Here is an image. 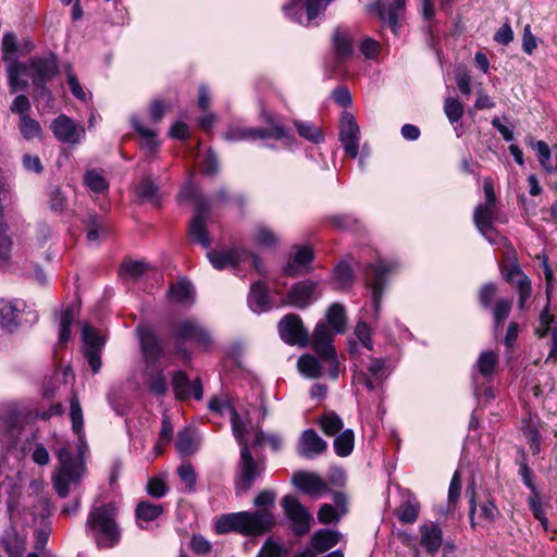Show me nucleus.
Returning a JSON list of instances; mask_svg holds the SVG:
<instances>
[{
  "label": "nucleus",
  "mask_w": 557,
  "mask_h": 557,
  "mask_svg": "<svg viewBox=\"0 0 557 557\" xmlns=\"http://www.w3.org/2000/svg\"><path fill=\"white\" fill-rule=\"evenodd\" d=\"M339 542V533L329 529H321L317 531L310 542V546L317 554H322Z\"/></svg>",
  "instance_id": "36"
},
{
  "label": "nucleus",
  "mask_w": 557,
  "mask_h": 557,
  "mask_svg": "<svg viewBox=\"0 0 557 557\" xmlns=\"http://www.w3.org/2000/svg\"><path fill=\"white\" fill-rule=\"evenodd\" d=\"M242 511L221 515L214 522V530L218 534L236 532L242 534Z\"/></svg>",
  "instance_id": "37"
},
{
  "label": "nucleus",
  "mask_w": 557,
  "mask_h": 557,
  "mask_svg": "<svg viewBox=\"0 0 557 557\" xmlns=\"http://www.w3.org/2000/svg\"><path fill=\"white\" fill-rule=\"evenodd\" d=\"M174 337L181 342H196L205 348H208L212 344V337L209 331L194 320L180 322L175 327Z\"/></svg>",
  "instance_id": "17"
},
{
  "label": "nucleus",
  "mask_w": 557,
  "mask_h": 557,
  "mask_svg": "<svg viewBox=\"0 0 557 557\" xmlns=\"http://www.w3.org/2000/svg\"><path fill=\"white\" fill-rule=\"evenodd\" d=\"M497 293V286L494 283H486L481 286L479 290V302L482 308H492L493 299Z\"/></svg>",
  "instance_id": "62"
},
{
  "label": "nucleus",
  "mask_w": 557,
  "mask_h": 557,
  "mask_svg": "<svg viewBox=\"0 0 557 557\" xmlns=\"http://www.w3.org/2000/svg\"><path fill=\"white\" fill-rule=\"evenodd\" d=\"M25 308L24 301L20 299H0V324L2 327L13 331L20 324V317Z\"/></svg>",
  "instance_id": "26"
},
{
  "label": "nucleus",
  "mask_w": 557,
  "mask_h": 557,
  "mask_svg": "<svg viewBox=\"0 0 557 557\" xmlns=\"http://www.w3.org/2000/svg\"><path fill=\"white\" fill-rule=\"evenodd\" d=\"M182 199L193 200L195 203V214L188 224V236L195 244L209 248L211 239L207 232V221L210 216V206L206 198L199 195L198 190L187 185L180 194Z\"/></svg>",
  "instance_id": "5"
},
{
  "label": "nucleus",
  "mask_w": 557,
  "mask_h": 557,
  "mask_svg": "<svg viewBox=\"0 0 557 557\" xmlns=\"http://www.w3.org/2000/svg\"><path fill=\"white\" fill-rule=\"evenodd\" d=\"M137 195L144 201L159 206V193L157 185L150 180H143L137 187Z\"/></svg>",
  "instance_id": "49"
},
{
  "label": "nucleus",
  "mask_w": 557,
  "mask_h": 557,
  "mask_svg": "<svg viewBox=\"0 0 557 557\" xmlns=\"http://www.w3.org/2000/svg\"><path fill=\"white\" fill-rule=\"evenodd\" d=\"M249 432L247 423L237 417L233 416V434L240 446V458L237 465V481L236 488L239 492H247L251 488L255 481L263 472V463L253 459L246 435Z\"/></svg>",
  "instance_id": "3"
},
{
  "label": "nucleus",
  "mask_w": 557,
  "mask_h": 557,
  "mask_svg": "<svg viewBox=\"0 0 557 557\" xmlns=\"http://www.w3.org/2000/svg\"><path fill=\"white\" fill-rule=\"evenodd\" d=\"M401 504L396 509V516L403 523H413L417 521L420 512V504L416 496L408 490L403 491Z\"/></svg>",
  "instance_id": "32"
},
{
  "label": "nucleus",
  "mask_w": 557,
  "mask_h": 557,
  "mask_svg": "<svg viewBox=\"0 0 557 557\" xmlns=\"http://www.w3.org/2000/svg\"><path fill=\"white\" fill-rule=\"evenodd\" d=\"M26 535L11 524L0 536V545L9 557H23L26 550Z\"/></svg>",
  "instance_id": "21"
},
{
  "label": "nucleus",
  "mask_w": 557,
  "mask_h": 557,
  "mask_svg": "<svg viewBox=\"0 0 557 557\" xmlns=\"http://www.w3.org/2000/svg\"><path fill=\"white\" fill-rule=\"evenodd\" d=\"M333 0H290L283 7L285 15L301 23L304 9L309 21L318 17Z\"/></svg>",
  "instance_id": "14"
},
{
  "label": "nucleus",
  "mask_w": 557,
  "mask_h": 557,
  "mask_svg": "<svg viewBox=\"0 0 557 557\" xmlns=\"http://www.w3.org/2000/svg\"><path fill=\"white\" fill-rule=\"evenodd\" d=\"M172 384L177 399L186 400L191 396L196 400L202 399L203 388L200 379L190 381L183 371H178L174 374Z\"/></svg>",
  "instance_id": "19"
},
{
  "label": "nucleus",
  "mask_w": 557,
  "mask_h": 557,
  "mask_svg": "<svg viewBox=\"0 0 557 557\" xmlns=\"http://www.w3.org/2000/svg\"><path fill=\"white\" fill-rule=\"evenodd\" d=\"M277 331L281 339L288 345L307 347L310 342L309 332L298 314H285L277 324Z\"/></svg>",
  "instance_id": "7"
},
{
  "label": "nucleus",
  "mask_w": 557,
  "mask_h": 557,
  "mask_svg": "<svg viewBox=\"0 0 557 557\" xmlns=\"http://www.w3.org/2000/svg\"><path fill=\"white\" fill-rule=\"evenodd\" d=\"M333 335L325 323H318L312 335V348L319 357H332Z\"/></svg>",
  "instance_id": "31"
},
{
  "label": "nucleus",
  "mask_w": 557,
  "mask_h": 557,
  "mask_svg": "<svg viewBox=\"0 0 557 557\" xmlns=\"http://www.w3.org/2000/svg\"><path fill=\"white\" fill-rule=\"evenodd\" d=\"M282 507L285 516L290 521V529L295 535L302 536L310 531L313 517L308 509L300 504L297 497L293 495L284 496Z\"/></svg>",
  "instance_id": "6"
},
{
  "label": "nucleus",
  "mask_w": 557,
  "mask_h": 557,
  "mask_svg": "<svg viewBox=\"0 0 557 557\" xmlns=\"http://www.w3.org/2000/svg\"><path fill=\"white\" fill-rule=\"evenodd\" d=\"M298 134L305 139L318 144L323 140L322 132L310 122L295 121Z\"/></svg>",
  "instance_id": "52"
},
{
  "label": "nucleus",
  "mask_w": 557,
  "mask_h": 557,
  "mask_svg": "<svg viewBox=\"0 0 557 557\" xmlns=\"http://www.w3.org/2000/svg\"><path fill=\"white\" fill-rule=\"evenodd\" d=\"M148 270V264L144 261H125L121 265V273L131 278L137 280Z\"/></svg>",
  "instance_id": "57"
},
{
  "label": "nucleus",
  "mask_w": 557,
  "mask_h": 557,
  "mask_svg": "<svg viewBox=\"0 0 557 557\" xmlns=\"http://www.w3.org/2000/svg\"><path fill=\"white\" fill-rule=\"evenodd\" d=\"M117 509L113 503L94 506L86 520V529L92 533L97 545L102 548L115 546L121 539L116 523Z\"/></svg>",
  "instance_id": "4"
},
{
  "label": "nucleus",
  "mask_w": 557,
  "mask_h": 557,
  "mask_svg": "<svg viewBox=\"0 0 557 557\" xmlns=\"http://www.w3.org/2000/svg\"><path fill=\"white\" fill-rule=\"evenodd\" d=\"M224 139L231 143L243 140H256L264 138L283 139L287 138V132L282 125H275L270 129L231 126L223 135Z\"/></svg>",
  "instance_id": "12"
},
{
  "label": "nucleus",
  "mask_w": 557,
  "mask_h": 557,
  "mask_svg": "<svg viewBox=\"0 0 557 557\" xmlns=\"http://www.w3.org/2000/svg\"><path fill=\"white\" fill-rule=\"evenodd\" d=\"M84 348L101 349L104 339L96 332V330L87 324L83 326Z\"/></svg>",
  "instance_id": "58"
},
{
  "label": "nucleus",
  "mask_w": 557,
  "mask_h": 557,
  "mask_svg": "<svg viewBox=\"0 0 557 557\" xmlns=\"http://www.w3.org/2000/svg\"><path fill=\"white\" fill-rule=\"evenodd\" d=\"M522 432L530 444V449L534 455L541 451V434L539 421L530 417L522 421Z\"/></svg>",
  "instance_id": "40"
},
{
  "label": "nucleus",
  "mask_w": 557,
  "mask_h": 557,
  "mask_svg": "<svg viewBox=\"0 0 557 557\" xmlns=\"http://www.w3.org/2000/svg\"><path fill=\"white\" fill-rule=\"evenodd\" d=\"M59 73V63L55 55L34 57L26 62L10 61L8 64V81L11 92L24 91L28 88L29 76L38 92L44 96L47 83Z\"/></svg>",
  "instance_id": "2"
},
{
  "label": "nucleus",
  "mask_w": 557,
  "mask_h": 557,
  "mask_svg": "<svg viewBox=\"0 0 557 557\" xmlns=\"http://www.w3.org/2000/svg\"><path fill=\"white\" fill-rule=\"evenodd\" d=\"M177 473L189 491L195 488L197 475L190 463H183L178 467Z\"/></svg>",
  "instance_id": "63"
},
{
  "label": "nucleus",
  "mask_w": 557,
  "mask_h": 557,
  "mask_svg": "<svg viewBox=\"0 0 557 557\" xmlns=\"http://www.w3.org/2000/svg\"><path fill=\"white\" fill-rule=\"evenodd\" d=\"M201 444V436L193 426H185L177 432L175 447L182 456L196 454Z\"/></svg>",
  "instance_id": "29"
},
{
  "label": "nucleus",
  "mask_w": 557,
  "mask_h": 557,
  "mask_svg": "<svg viewBox=\"0 0 557 557\" xmlns=\"http://www.w3.org/2000/svg\"><path fill=\"white\" fill-rule=\"evenodd\" d=\"M297 367L299 372L309 379H317L321 376V364L311 355L301 356L298 359Z\"/></svg>",
  "instance_id": "45"
},
{
  "label": "nucleus",
  "mask_w": 557,
  "mask_h": 557,
  "mask_svg": "<svg viewBox=\"0 0 557 557\" xmlns=\"http://www.w3.org/2000/svg\"><path fill=\"white\" fill-rule=\"evenodd\" d=\"M444 112L450 123H456L463 115V106L459 100L449 97L444 102Z\"/></svg>",
  "instance_id": "56"
},
{
  "label": "nucleus",
  "mask_w": 557,
  "mask_h": 557,
  "mask_svg": "<svg viewBox=\"0 0 557 557\" xmlns=\"http://www.w3.org/2000/svg\"><path fill=\"white\" fill-rule=\"evenodd\" d=\"M242 535L258 536L265 534L274 527L275 518L269 508L242 511Z\"/></svg>",
  "instance_id": "11"
},
{
  "label": "nucleus",
  "mask_w": 557,
  "mask_h": 557,
  "mask_svg": "<svg viewBox=\"0 0 557 557\" xmlns=\"http://www.w3.org/2000/svg\"><path fill=\"white\" fill-rule=\"evenodd\" d=\"M248 306L257 313L265 312L271 309L269 290L262 282L258 281L251 285L248 295Z\"/></svg>",
  "instance_id": "33"
},
{
  "label": "nucleus",
  "mask_w": 557,
  "mask_h": 557,
  "mask_svg": "<svg viewBox=\"0 0 557 557\" xmlns=\"http://www.w3.org/2000/svg\"><path fill=\"white\" fill-rule=\"evenodd\" d=\"M528 504L530 509L536 520L540 521L543 529L548 532V520L546 518L545 511L543 509V505L540 499L539 492L532 493V495L528 498Z\"/></svg>",
  "instance_id": "54"
},
{
  "label": "nucleus",
  "mask_w": 557,
  "mask_h": 557,
  "mask_svg": "<svg viewBox=\"0 0 557 557\" xmlns=\"http://www.w3.org/2000/svg\"><path fill=\"white\" fill-rule=\"evenodd\" d=\"M85 185L94 193L100 194L108 189L109 184L98 170H89L84 177Z\"/></svg>",
  "instance_id": "51"
},
{
  "label": "nucleus",
  "mask_w": 557,
  "mask_h": 557,
  "mask_svg": "<svg viewBox=\"0 0 557 557\" xmlns=\"http://www.w3.org/2000/svg\"><path fill=\"white\" fill-rule=\"evenodd\" d=\"M76 317V310L73 306L67 307L64 311H62L60 315V332H59V342L64 344L70 339L71 336V326Z\"/></svg>",
  "instance_id": "47"
},
{
  "label": "nucleus",
  "mask_w": 557,
  "mask_h": 557,
  "mask_svg": "<svg viewBox=\"0 0 557 557\" xmlns=\"http://www.w3.org/2000/svg\"><path fill=\"white\" fill-rule=\"evenodd\" d=\"M318 424L327 436L336 435L344 426L341 417L333 411L322 414L318 420Z\"/></svg>",
  "instance_id": "43"
},
{
  "label": "nucleus",
  "mask_w": 557,
  "mask_h": 557,
  "mask_svg": "<svg viewBox=\"0 0 557 557\" xmlns=\"http://www.w3.org/2000/svg\"><path fill=\"white\" fill-rule=\"evenodd\" d=\"M498 363V356L492 350L482 351L475 363V371L472 374L473 384L478 385V375L491 380Z\"/></svg>",
  "instance_id": "34"
},
{
  "label": "nucleus",
  "mask_w": 557,
  "mask_h": 557,
  "mask_svg": "<svg viewBox=\"0 0 557 557\" xmlns=\"http://www.w3.org/2000/svg\"><path fill=\"white\" fill-rule=\"evenodd\" d=\"M495 326L498 327L509 315L511 301L506 298H498L492 308Z\"/></svg>",
  "instance_id": "55"
},
{
  "label": "nucleus",
  "mask_w": 557,
  "mask_h": 557,
  "mask_svg": "<svg viewBox=\"0 0 557 557\" xmlns=\"http://www.w3.org/2000/svg\"><path fill=\"white\" fill-rule=\"evenodd\" d=\"M499 517V510L495 503L491 499L483 502L479 508V519L491 524Z\"/></svg>",
  "instance_id": "61"
},
{
  "label": "nucleus",
  "mask_w": 557,
  "mask_h": 557,
  "mask_svg": "<svg viewBox=\"0 0 557 557\" xmlns=\"http://www.w3.org/2000/svg\"><path fill=\"white\" fill-rule=\"evenodd\" d=\"M293 483L302 493L311 497H319L329 491L326 482L315 473L298 472L293 478Z\"/></svg>",
  "instance_id": "22"
},
{
  "label": "nucleus",
  "mask_w": 557,
  "mask_h": 557,
  "mask_svg": "<svg viewBox=\"0 0 557 557\" xmlns=\"http://www.w3.org/2000/svg\"><path fill=\"white\" fill-rule=\"evenodd\" d=\"M263 445H269L273 451H278L283 446V440L276 433H264L258 430L255 434L253 446Z\"/></svg>",
  "instance_id": "53"
},
{
  "label": "nucleus",
  "mask_w": 557,
  "mask_h": 557,
  "mask_svg": "<svg viewBox=\"0 0 557 557\" xmlns=\"http://www.w3.org/2000/svg\"><path fill=\"white\" fill-rule=\"evenodd\" d=\"M253 240L260 247L274 248L278 243V237L270 227L259 224L256 226Z\"/></svg>",
  "instance_id": "44"
},
{
  "label": "nucleus",
  "mask_w": 557,
  "mask_h": 557,
  "mask_svg": "<svg viewBox=\"0 0 557 557\" xmlns=\"http://www.w3.org/2000/svg\"><path fill=\"white\" fill-rule=\"evenodd\" d=\"M132 124L136 132L146 139V147L149 150H154L158 147V141L156 140V132L144 126L137 117H132Z\"/></svg>",
  "instance_id": "59"
},
{
  "label": "nucleus",
  "mask_w": 557,
  "mask_h": 557,
  "mask_svg": "<svg viewBox=\"0 0 557 557\" xmlns=\"http://www.w3.org/2000/svg\"><path fill=\"white\" fill-rule=\"evenodd\" d=\"M420 545L430 554L438 552L443 544V531L435 522H426L420 525Z\"/></svg>",
  "instance_id": "30"
},
{
  "label": "nucleus",
  "mask_w": 557,
  "mask_h": 557,
  "mask_svg": "<svg viewBox=\"0 0 557 557\" xmlns=\"http://www.w3.org/2000/svg\"><path fill=\"white\" fill-rule=\"evenodd\" d=\"M169 297L174 302L191 305L194 302V287L187 281H180L171 286Z\"/></svg>",
  "instance_id": "39"
},
{
  "label": "nucleus",
  "mask_w": 557,
  "mask_h": 557,
  "mask_svg": "<svg viewBox=\"0 0 557 557\" xmlns=\"http://www.w3.org/2000/svg\"><path fill=\"white\" fill-rule=\"evenodd\" d=\"M162 512V506L149 502H140L136 507L137 519L146 522L156 520Z\"/></svg>",
  "instance_id": "48"
},
{
  "label": "nucleus",
  "mask_w": 557,
  "mask_h": 557,
  "mask_svg": "<svg viewBox=\"0 0 557 557\" xmlns=\"http://www.w3.org/2000/svg\"><path fill=\"white\" fill-rule=\"evenodd\" d=\"M504 278L512 284L519 295V307L523 309L525 301L532 295V286L529 277L522 272L520 265L513 262L503 268Z\"/></svg>",
  "instance_id": "18"
},
{
  "label": "nucleus",
  "mask_w": 557,
  "mask_h": 557,
  "mask_svg": "<svg viewBox=\"0 0 557 557\" xmlns=\"http://www.w3.org/2000/svg\"><path fill=\"white\" fill-rule=\"evenodd\" d=\"M326 320L334 333H344L346 330L347 317L345 307L341 304H333L326 312Z\"/></svg>",
  "instance_id": "41"
},
{
  "label": "nucleus",
  "mask_w": 557,
  "mask_h": 557,
  "mask_svg": "<svg viewBox=\"0 0 557 557\" xmlns=\"http://www.w3.org/2000/svg\"><path fill=\"white\" fill-rule=\"evenodd\" d=\"M207 256L213 268H215L216 270L235 268L236 265L249 259L251 261V265L257 271L261 272L260 258L244 249L231 248L227 250L209 251Z\"/></svg>",
  "instance_id": "9"
},
{
  "label": "nucleus",
  "mask_w": 557,
  "mask_h": 557,
  "mask_svg": "<svg viewBox=\"0 0 557 557\" xmlns=\"http://www.w3.org/2000/svg\"><path fill=\"white\" fill-rule=\"evenodd\" d=\"M51 131L59 141L70 145L78 144L85 136L84 126L65 114H60L52 121Z\"/></svg>",
  "instance_id": "15"
},
{
  "label": "nucleus",
  "mask_w": 557,
  "mask_h": 557,
  "mask_svg": "<svg viewBox=\"0 0 557 557\" xmlns=\"http://www.w3.org/2000/svg\"><path fill=\"white\" fill-rule=\"evenodd\" d=\"M461 476L458 470L455 471L448 488V509H455L460 498Z\"/></svg>",
  "instance_id": "60"
},
{
  "label": "nucleus",
  "mask_w": 557,
  "mask_h": 557,
  "mask_svg": "<svg viewBox=\"0 0 557 557\" xmlns=\"http://www.w3.org/2000/svg\"><path fill=\"white\" fill-rule=\"evenodd\" d=\"M332 41L334 51L339 59H347L352 54V40L346 29L336 28L333 33Z\"/></svg>",
  "instance_id": "38"
},
{
  "label": "nucleus",
  "mask_w": 557,
  "mask_h": 557,
  "mask_svg": "<svg viewBox=\"0 0 557 557\" xmlns=\"http://www.w3.org/2000/svg\"><path fill=\"white\" fill-rule=\"evenodd\" d=\"M326 448V442L313 429L305 430L298 440V454L307 459L321 455Z\"/></svg>",
  "instance_id": "20"
},
{
  "label": "nucleus",
  "mask_w": 557,
  "mask_h": 557,
  "mask_svg": "<svg viewBox=\"0 0 557 557\" xmlns=\"http://www.w3.org/2000/svg\"><path fill=\"white\" fill-rule=\"evenodd\" d=\"M497 221L496 202L484 201L476 206L473 213V222L480 234L491 244H498L499 233L494 227Z\"/></svg>",
  "instance_id": "10"
},
{
  "label": "nucleus",
  "mask_w": 557,
  "mask_h": 557,
  "mask_svg": "<svg viewBox=\"0 0 557 557\" xmlns=\"http://www.w3.org/2000/svg\"><path fill=\"white\" fill-rule=\"evenodd\" d=\"M313 252L308 247H299L294 257L283 268V273L287 276H295L312 261Z\"/></svg>",
  "instance_id": "35"
},
{
  "label": "nucleus",
  "mask_w": 557,
  "mask_h": 557,
  "mask_svg": "<svg viewBox=\"0 0 557 557\" xmlns=\"http://www.w3.org/2000/svg\"><path fill=\"white\" fill-rule=\"evenodd\" d=\"M386 360L383 358H371L367 367V373L360 372L355 375L359 384H363L369 391L374 389L385 377Z\"/></svg>",
  "instance_id": "24"
},
{
  "label": "nucleus",
  "mask_w": 557,
  "mask_h": 557,
  "mask_svg": "<svg viewBox=\"0 0 557 557\" xmlns=\"http://www.w3.org/2000/svg\"><path fill=\"white\" fill-rule=\"evenodd\" d=\"M333 500L335 507L330 504H323L318 511V519L321 523L329 524L338 521L348 511L347 497L343 492H334Z\"/></svg>",
  "instance_id": "27"
},
{
  "label": "nucleus",
  "mask_w": 557,
  "mask_h": 557,
  "mask_svg": "<svg viewBox=\"0 0 557 557\" xmlns=\"http://www.w3.org/2000/svg\"><path fill=\"white\" fill-rule=\"evenodd\" d=\"M70 418L72 422V430L78 436L79 456L75 457L67 447H62L58 450V460L60 466L54 472L52 481L55 492L62 498L69 495L70 485L77 484L85 472L83 453L87 447V443L83 433V410L76 395H73L70 399Z\"/></svg>",
  "instance_id": "1"
},
{
  "label": "nucleus",
  "mask_w": 557,
  "mask_h": 557,
  "mask_svg": "<svg viewBox=\"0 0 557 557\" xmlns=\"http://www.w3.org/2000/svg\"><path fill=\"white\" fill-rule=\"evenodd\" d=\"M18 129H20L22 136L26 140L39 138V137H41V133H42V129H41V126L39 125V123L28 115L20 116Z\"/></svg>",
  "instance_id": "46"
},
{
  "label": "nucleus",
  "mask_w": 557,
  "mask_h": 557,
  "mask_svg": "<svg viewBox=\"0 0 557 557\" xmlns=\"http://www.w3.org/2000/svg\"><path fill=\"white\" fill-rule=\"evenodd\" d=\"M354 281L352 270L346 262H341L334 270V283L336 288L344 289L351 285Z\"/></svg>",
  "instance_id": "50"
},
{
  "label": "nucleus",
  "mask_w": 557,
  "mask_h": 557,
  "mask_svg": "<svg viewBox=\"0 0 557 557\" xmlns=\"http://www.w3.org/2000/svg\"><path fill=\"white\" fill-rule=\"evenodd\" d=\"M395 263L379 260L368 263L364 269L366 285L371 289L374 310L377 313L381 305L382 292L385 285V275L393 271Z\"/></svg>",
  "instance_id": "8"
},
{
  "label": "nucleus",
  "mask_w": 557,
  "mask_h": 557,
  "mask_svg": "<svg viewBox=\"0 0 557 557\" xmlns=\"http://www.w3.org/2000/svg\"><path fill=\"white\" fill-rule=\"evenodd\" d=\"M285 549L282 545L268 540L260 549L257 557H282Z\"/></svg>",
  "instance_id": "64"
},
{
  "label": "nucleus",
  "mask_w": 557,
  "mask_h": 557,
  "mask_svg": "<svg viewBox=\"0 0 557 557\" xmlns=\"http://www.w3.org/2000/svg\"><path fill=\"white\" fill-rule=\"evenodd\" d=\"M315 284L311 281H301L292 286L286 296V305L305 309L313 300Z\"/></svg>",
  "instance_id": "23"
},
{
  "label": "nucleus",
  "mask_w": 557,
  "mask_h": 557,
  "mask_svg": "<svg viewBox=\"0 0 557 557\" xmlns=\"http://www.w3.org/2000/svg\"><path fill=\"white\" fill-rule=\"evenodd\" d=\"M137 333L146 360L150 362L157 361L163 352V347L156 333L151 329L144 326L137 327Z\"/></svg>",
  "instance_id": "28"
},
{
  "label": "nucleus",
  "mask_w": 557,
  "mask_h": 557,
  "mask_svg": "<svg viewBox=\"0 0 557 557\" xmlns=\"http://www.w3.org/2000/svg\"><path fill=\"white\" fill-rule=\"evenodd\" d=\"M21 430V412L14 404H7L0 409V443L13 446Z\"/></svg>",
  "instance_id": "13"
},
{
  "label": "nucleus",
  "mask_w": 557,
  "mask_h": 557,
  "mask_svg": "<svg viewBox=\"0 0 557 557\" xmlns=\"http://www.w3.org/2000/svg\"><path fill=\"white\" fill-rule=\"evenodd\" d=\"M334 449L337 456L347 457L349 456L355 446V433L351 429L342 431L334 440Z\"/></svg>",
  "instance_id": "42"
},
{
  "label": "nucleus",
  "mask_w": 557,
  "mask_h": 557,
  "mask_svg": "<svg viewBox=\"0 0 557 557\" xmlns=\"http://www.w3.org/2000/svg\"><path fill=\"white\" fill-rule=\"evenodd\" d=\"M405 3L406 0H394L393 4L387 10L383 3L375 2L369 5V10L375 13L383 23H388L391 29L396 35Z\"/></svg>",
  "instance_id": "25"
},
{
  "label": "nucleus",
  "mask_w": 557,
  "mask_h": 557,
  "mask_svg": "<svg viewBox=\"0 0 557 557\" xmlns=\"http://www.w3.org/2000/svg\"><path fill=\"white\" fill-rule=\"evenodd\" d=\"M339 140L345 153L355 159L359 151V126L354 115L349 112H344L342 115Z\"/></svg>",
  "instance_id": "16"
}]
</instances>
